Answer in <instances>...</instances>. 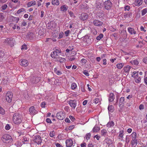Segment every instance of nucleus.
<instances>
[{
	"label": "nucleus",
	"instance_id": "1",
	"mask_svg": "<svg viewBox=\"0 0 147 147\" xmlns=\"http://www.w3.org/2000/svg\"><path fill=\"white\" fill-rule=\"evenodd\" d=\"M22 117L21 115L18 113H16L13 115V121L16 124H20L22 121Z\"/></svg>",
	"mask_w": 147,
	"mask_h": 147
},
{
	"label": "nucleus",
	"instance_id": "2",
	"mask_svg": "<svg viewBox=\"0 0 147 147\" xmlns=\"http://www.w3.org/2000/svg\"><path fill=\"white\" fill-rule=\"evenodd\" d=\"M1 140L4 143H8L11 142L12 139L11 136L9 135L5 134L3 136Z\"/></svg>",
	"mask_w": 147,
	"mask_h": 147
},
{
	"label": "nucleus",
	"instance_id": "3",
	"mask_svg": "<svg viewBox=\"0 0 147 147\" xmlns=\"http://www.w3.org/2000/svg\"><path fill=\"white\" fill-rule=\"evenodd\" d=\"M104 7L107 10L111 9L112 6L111 2L110 0L105 1L104 3Z\"/></svg>",
	"mask_w": 147,
	"mask_h": 147
},
{
	"label": "nucleus",
	"instance_id": "4",
	"mask_svg": "<svg viewBox=\"0 0 147 147\" xmlns=\"http://www.w3.org/2000/svg\"><path fill=\"white\" fill-rule=\"evenodd\" d=\"M4 43L5 45H9L12 47L13 46L14 40L12 38H7L4 40Z\"/></svg>",
	"mask_w": 147,
	"mask_h": 147
},
{
	"label": "nucleus",
	"instance_id": "5",
	"mask_svg": "<svg viewBox=\"0 0 147 147\" xmlns=\"http://www.w3.org/2000/svg\"><path fill=\"white\" fill-rule=\"evenodd\" d=\"M56 116L58 119L62 120L65 118V115L64 112L62 111H60L57 113Z\"/></svg>",
	"mask_w": 147,
	"mask_h": 147
},
{
	"label": "nucleus",
	"instance_id": "6",
	"mask_svg": "<svg viewBox=\"0 0 147 147\" xmlns=\"http://www.w3.org/2000/svg\"><path fill=\"white\" fill-rule=\"evenodd\" d=\"M13 94L12 93L10 92H8L6 95V100L8 102H10L12 100V98Z\"/></svg>",
	"mask_w": 147,
	"mask_h": 147
},
{
	"label": "nucleus",
	"instance_id": "7",
	"mask_svg": "<svg viewBox=\"0 0 147 147\" xmlns=\"http://www.w3.org/2000/svg\"><path fill=\"white\" fill-rule=\"evenodd\" d=\"M79 18L82 20L84 21L88 18V15L86 13H83L81 14H79Z\"/></svg>",
	"mask_w": 147,
	"mask_h": 147
},
{
	"label": "nucleus",
	"instance_id": "8",
	"mask_svg": "<svg viewBox=\"0 0 147 147\" xmlns=\"http://www.w3.org/2000/svg\"><path fill=\"white\" fill-rule=\"evenodd\" d=\"M76 101L75 100H70L68 103L71 107L74 109L75 108L76 105Z\"/></svg>",
	"mask_w": 147,
	"mask_h": 147
},
{
	"label": "nucleus",
	"instance_id": "9",
	"mask_svg": "<svg viewBox=\"0 0 147 147\" xmlns=\"http://www.w3.org/2000/svg\"><path fill=\"white\" fill-rule=\"evenodd\" d=\"M40 80L38 77L33 76L31 78V81L33 84L38 83Z\"/></svg>",
	"mask_w": 147,
	"mask_h": 147
},
{
	"label": "nucleus",
	"instance_id": "10",
	"mask_svg": "<svg viewBox=\"0 0 147 147\" xmlns=\"http://www.w3.org/2000/svg\"><path fill=\"white\" fill-rule=\"evenodd\" d=\"M65 143L67 147H70L73 145V142L71 139H68L66 140Z\"/></svg>",
	"mask_w": 147,
	"mask_h": 147
},
{
	"label": "nucleus",
	"instance_id": "11",
	"mask_svg": "<svg viewBox=\"0 0 147 147\" xmlns=\"http://www.w3.org/2000/svg\"><path fill=\"white\" fill-rule=\"evenodd\" d=\"M29 111L30 114L32 115H34L37 113L38 111L35 109V108L33 106L31 107L29 109Z\"/></svg>",
	"mask_w": 147,
	"mask_h": 147
},
{
	"label": "nucleus",
	"instance_id": "12",
	"mask_svg": "<svg viewBox=\"0 0 147 147\" xmlns=\"http://www.w3.org/2000/svg\"><path fill=\"white\" fill-rule=\"evenodd\" d=\"M34 142L38 144H40L42 142L41 137L39 136H36L34 140Z\"/></svg>",
	"mask_w": 147,
	"mask_h": 147
},
{
	"label": "nucleus",
	"instance_id": "13",
	"mask_svg": "<svg viewBox=\"0 0 147 147\" xmlns=\"http://www.w3.org/2000/svg\"><path fill=\"white\" fill-rule=\"evenodd\" d=\"M20 61L21 63V65L22 66L26 67L28 65V61L27 60H25L24 59H21Z\"/></svg>",
	"mask_w": 147,
	"mask_h": 147
},
{
	"label": "nucleus",
	"instance_id": "14",
	"mask_svg": "<svg viewBox=\"0 0 147 147\" xmlns=\"http://www.w3.org/2000/svg\"><path fill=\"white\" fill-rule=\"evenodd\" d=\"M58 53H57L55 51L51 53V57L54 59L57 58H58Z\"/></svg>",
	"mask_w": 147,
	"mask_h": 147
},
{
	"label": "nucleus",
	"instance_id": "15",
	"mask_svg": "<svg viewBox=\"0 0 147 147\" xmlns=\"http://www.w3.org/2000/svg\"><path fill=\"white\" fill-rule=\"evenodd\" d=\"M128 32L131 34H135L136 33V31L134 30V28L131 27H129L127 29Z\"/></svg>",
	"mask_w": 147,
	"mask_h": 147
},
{
	"label": "nucleus",
	"instance_id": "16",
	"mask_svg": "<svg viewBox=\"0 0 147 147\" xmlns=\"http://www.w3.org/2000/svg\"><path fill=\"white\" fill-rule=\"evenodd\" d=\"M94 24L96 26H100L103 24V23L98 20H95L93 21Z\"/></svg>",
	"mask_w": 147,
	"mask_h": 147
},
{
	"label": "nucleus",
	"instance_id": "17",
	"mask_svg": "<svg viewBox=\"0 0 147 147\" xmlns=\"http://www.w3.org/2000/svg\"><path fill=\"white\" fill-rule=\"evenodd\" d=\"M68 8V7L67 6L65 5H63L61 6L60 7L61 11L64 12H65L67 11Z\"/></svg>",
	"mask_w": 147,
	"mask_h": 147
},
{
	"label": "nucleus",
	"instance_id": "18",
	"mask_svg": "<svg viewBox=\"0 0 147 147\" xmlns=\"http://www.w3.org/2000/svg\"><path fill=\"white\" fill-rule=\"evenodd\" d=\"M124 97H121L119 100V106L121 105L123 106L124 105Z\"/></svg>",
	"mask_w": 147,
	"mask_h": 147
},
{
	"label": "nucleus",
	"instance_id": "19",
	"mask_svg": "<svg viewBox=\"0 0 147 147\" xmlns=\"http://www.w3.org/2000/svg\"><path fill=\"white\" fill-rule=\"evenodd\" d=\"M121 34L123 36V38L124 39H126L127 38V36L126 30H123L121 31Z\"/></svg>",
	"mask_w": 147,
	"mask_h": 147
},
{
	"label": "nucleus",
	"instance_id": "20",
	"mask_svg": "<svg viewBox=\"0 0 147 147\" xmlns=\"http://www.w3.org/2000/svg\"><path fill=\"white\" fill-rule=\"evenodd\" d=\"M80 7L81 8L83 9L84 10H87L88 8L87 5L85 3H83L81 5H80Z\"/></svg>",
	"mask_w": 147,
	"mask_h": 147
},
{
	"label": "nucleus",
	"instance_id": "21",
	"mask_svg": "<svg viewBox=\"0 0 147 147\" xmlns=\"http://www.w3.org/2000/svg\"><path fill=\"white\" fill-rule=\"evenodd\" d=\"M36 4V2L35 1H32L29 2L27 3V6L28 7H31L32 5H34Z\"/></svg>",
	"mask_w": 147,
	"mask_h": 147
},
{
	"label": "nucleus",
	"instance_id": "22",
	"mask_svg": "<svg viewBox=\"0 0 147 147\" xmlns=\"http://www.w3.org/2000/svg\"><path fill=\"white\" fill-rule=\"evenodd\" d=\"M132 76L134 78V79L138 78V71H134L131 74Z\"/></svg>",
	"mask_w": 147,
	"mask_h": 147
},
{
	"label": "nucleus",
	"instance_id": "23",
	"mask_svg": "<svg viewBox=\"0 0 147 147\" xmlns=\"http://www.w3.org/2000/svg\"><path fill=\"white\" fill-rule=\"evenodd\" d=\"M100 129V128L99 127L95 125L92 129V131L94 132H97Z\"/></svg>",
	"mask_w": 147,
	"mask_h": 147
},
{
	"label": "nucleus",
	"instance_id": "24",
	"mask_svg": "<svg viewBox=\"0 0 147 147\" xmlns=\"http://www.w3.org/2000/svg\"><path fill=\"white\" fill-rule=\"evenodd\" d=\"M108 109L109 111L111 112H113L114 110V107L112 105H109L108 107Z\"/></svg>",
	"mask_w": 147,
	"mask_h": 147
},
{
	"label": "nucleus",
	"instance_id": "25",
	"mask_svg": "<svg viewBox=\"0 0 147 147\" xmlns=\"http://www.w3.org/2000/svg\"><path fill=\"white\" fill-rule=\"evenodd\" d=\"M52 4L53 5H59V2L58 0H52Z\"/></svg>",
	"mask_w": 147,
	"mask_h": 147
},
{
	"label": "nucleus",
	"instance_id": "26",
	"mask_svg": "<svg viewBox=\"0 0 147 147\" xmlns=\"http://www.w3.org/2000/svg\"><path fill=\"white\" fill-rule=\"evenodd\" d=\"M83 41L85 42H86L87 43H89V41L90 40V39L89 38V36L88 35L85 36L83 39Z\"/></svg>",
	"mask_w": 147,
	"mask_h": 147
},
{
	"label": "nucleus",
	"instance_id": "27",
	"mask_svg": "<svg viewBox=\"0 0 147 147\" xmlns=\"http://www.w3.org/2000/svg\"><path fill=\"white\" fill-rule=\"evenodd\" d=\"M114 125V123L113 121H111L109 122L107 124V126L108 127H110L113 126Z\"/></svg>",
	"mask_w": 147,
	"mask_h": 147
},
{
	"label": "nucleus",
	"instance_id": "28",
	"mask_svg": "<svg viewBox=\"0 0 147 147\" xmlns=\"http://www.w3.org/2000/svg\"><path fill=\"white\" fill-rule=\"evenodd\" d=\"M143 0H136L135 1L136 5L138 6H140L142 4V3Z\"/></svg>",
	"mask_w": 147,
	"mask_h": 147
},
{
	"label": "nucleus",
	"instance_id": "29",
	"mask_svg": "<svg viewBox=\"0 0 147 147\" xmlns=\"http://www.w3.org/2000/svg\"><path fill=\"white\" fill-rule=\"evenodd\" d=\"M113 96V94L112 93H111L110 94V96L109 98V102H112L114 100Z\"/></svg>",
	"mask_w": 147,
	"mask_h": 147
},
{
	"label": "nucleus",
	"instance_id": "30",
	"mask_svg": "<svg viewBox=\"0 0 147 147\" xmlns=\"http://www.w3.org/2000/svg\"><path fill=\"white\" fill-rule=\"evenodd\" d=\"M132 140L131 141L132 146L133 147H135L137 144V141L136 140Z\"/></svg>",
	"mask_w": 147,
	"mask_h": 147
},
{
	"label": "nucleus",
	"instance_id": "31",
	"mask_svg": "<svg viewBox=\"0 0 147 147\" xmlns=\"http://www.w3.org/2000/svg\"><path fill=\"white\" fill-rule=\"evenodd\" d=\"M57 58L58 59L57 61L60 63L65 62V61L66 60L65 58L62 57H58Z\"/></svg>",
	"mask_w": 147,
	"mask_h": 147
},
{
	"label": "nucleus",
	"instance_id": "32",
	"mask_svg": "<svg viewBox=\"0 0 147 147\" xmlns=\"http://www.w3.org/2000/svg\"><path fill=\"white\" fill-rule=\"evenodd\" d=\"M130 68L131 67L130 66L127 65L126 66V67H124V71H125V72L128 73L129 72Z\"/></svg>",
	"mask_w": 147,
	"mask_h": 147
},
{
	"label": "nucleus",
	"instance_id": "33",
	"mask_svg": "<svg viewBox=\"0 0 147 147\" xmlns=\"http://www.w3.org/2000/svg\"><path fill=\"white\" fill-rule=\"evenodd\" d=\"M124 65L123 63H120L117 64L116 65V67L118 69H121L123 67Z\"/></svg>",
	"mask_w": 147,
	"mask_h": 147
},
{
	"label": "nucleus",
	"instance_id": "34",
	"mask_svg": "<svg viewBox=\"0 0 147 147\" xmlns=\"http://www.w3.org/2000/svg\"><path fill=\"white\" fill-rule=\"evenodd\" d=\"M132 16V13L131 12H129L128 13H124V16L125 18H126L127 17H129L130 18Z\"/></svg>",
	"mask_w": 147,
	"mask_h": 147
},
{
	"label": "nucleus",
	"instance_id": "35",
	"mask_svg": "<svg viewBox=\"0 0 147 147\" xmlns=\"http://www.w3.org/2000/svg\"><path fill=\"white\" fill-rule=\"evenodd\" d=\"M103 15V11H98L97 13V16H98L99 18L102 17Z\"/></svg>",
	"mask_w": 147,
	"mask_h": 147
},
{
	"label": "nucleus",
	"instance_id": "36",
	"mask_svg": "<svg viewBox=\"0 0 147 147\" xmlns=\"http://www.w3.org/2000/svg\"><path fill=\"white\" fill-rule=\"evenodd\" d=\"M107 133V131L105 129H103L101 131V135L102 136H105Z\"/></svg>",
	"mask_w": 147,
	"mask_h": 147
},
{
	"label": "nucleus",
	"instance_id": "37",
	"mask_svg": "<svg viewBox=\"0 0 147 147\" xmlns=\"http://www.w3.org/2000/svg\"><path fill=\"white\" fill-rule=\"evenodd\" d=\"M4 52L0 49V58H2L4 56Z\"/></svg>",
	"mask_w": 147,
	"mask_h": 147
},
{
	"label": "nucleus",
	"instance_id": "38",
	"mask_svg": "<svg viewBox=\"0 0 147 147\" xmlns=\"http://www.w3.org/2000/svg\"><path fill=\"white\" fill-rule=\"evenodd\" d=\"M87 62V60L86 59L84 58L82 59L80 61V63H82V65H84Z\"/></svg>",
	"mask_w": 147,
	"mask_h": 147
},
{
	"label": "nucleus",
	"instance_id": "39",
	"mask_svg": "<svg viewBox=\"0 0 147 147\" xmlns=\"http://www.w3.org/2000/svg\"><path fill=\"white\" fill-rule=\"evenodd\" d=\"M131 137L132 140H136V132H133L131 135Z\"/></svg>",
	"mask_w": 147,
	"mask_h": 147
},
{
	"label": "nucleus",
	"instance_id": "40",
	"mask_svg": "<svg viewBox=\"0 0 147 147\" xmlns=\"http://www.w3.org/2000/svg\"><path fill=\"white\" fill-rule=\"evenodd\" d=\"M135 82L137 83H139L141 81V78L140 77H139L134 79Z\"/></svg>",
	"mask_w": 147,
	"mask_h": 147
},
{
	"label": "nucleus",
	"instance_id": "41",
	"mask_svg": "<svg viewBox=\"0 0 147 147\" xmlns=\"http://www.w3.org/2000/svg\"><path fill=\"white\" fill-rule=\"evenodd\" d=\"M4 18L3 16V13H0V22H2Z\"/></svg>",
	"mask_w": 147,
	"mask_h": 147
},
{
	"label": "nucleus",
	"instance_id": "42",
	"mask_svg": "<svg viewBox=\"0 0 147 147\" xmlns=\"http://www.w3.org/2000/svg\"><path fill=\"white\" fill-rule=\"evenodd\" d=\"M68 12L70 17L74 18H76V16L74 15V13L70 11H69Z\"/></svg>",
	"mask_w": 147,
	"mask_h": 147
},
{
	"label": "nucleus",
	"instance_id": "43",
	"mask_svg": "<svg viewBox=\"0 0 147 147\" xmlns=\"http://www.w3.org/2000/svg\"><path fill=\"white\" fill-rule=\"evenodd\" d=\"M103 36V35L102 34H100L99 35L97 36L96 39L98 40H100Z\"/></svg>",
	"mask_w": 147,
	"mask_h": 147
},
{
	"label": "nucleus",
	"instance_id": "44",
	"mask_svg": "<svg viewBox=\"0 0 147 147\" xmlns=\"http://www.w3.org/2000/svg\"><path fill=\"white\" fill-rule=\"evenodd\" d=\"M91 136V134L90 133L87 134L85 136L86 139L87 140L89 139Z\"/></svg>",
	"mask_w": 147,
	"mask_h": 147
},
{
	"label": "nucleus",
	"instance_id": "45",
	"mask_svg": "<svg viewBox=\"0 0 147 147\" xmlns=\"http://www.w3.org/2000/svg\"><path fill=\"white\" fill-rule=\"evenodd\" d=\"M147 12V9L145 8L143 9L142 11V15L143 16L145 15Z\"/></svg>",
	"mask_w": 147,
	"mask_h": 147
},
{
	"label": "nucleus",
	"instance_id": "46",
	"mask_svg": "<svg viewBox=\"0 0 147 147\" xmlns=\"http://www.w3.org/2000/svg\"><path fill=\"white\" fill-rule=\"evenodd\" d=\"M77 87V85L75 83H73L71 86V88L72 89H74Z\"/></svg>",
	"mask_w": 147,
	"mask_h": 147
},
{
	"label": "nucleus",
	"instance_id": "47",
	"mask_svg": "<svg viewBox=\"0 0 147 147\" xmlns=\"http://www.w3.org/2000/svg\"><path fill=\"white\" fill-rule=\"evenodd\" d=\"M0 113L3 115L5 113L4 109L0 106Z\"/></svg>",
	"mask_w": 147,
	"mask_h": 147
},
{
	"label": "nucleus",
	"instance_id": "48",
	"mask_svg": "<svg viewBox=\"0 0 147 147\" xmlns=\"http://www.w3.org/2000/svg\"><path fill=\"white\" fill-rule=\"evenodd\" d=\"M94 103L95 104L98 103L100 101V99L99 98H96L94 100Z\"/></svg>",
	"mask_w": 147,
	"mask_h": 147
},
{
	"label": "nucleus",
	"instance_id": "49",
	"mask_svg": "<svg viewBox=\"0 0 147 147\" xmlns=\"http://www.w3.org/2000/svg\"><path fill=\"white\" fill-rule=\"evenodd\" d=\"M7 7V5L6 4H4L2 6L1 8L3 10H5Z\"/></svg>",
	"mask_w": 147,
	"mask_h": 147
},
{
	"label": "nucleus",
	"instance_id": "50",
	"mask_svg": "<svg viewBox=\"0 0 147 147\" xmlns=\"http://www.w3.org/2000/svg\"><path fill=\"white\" fill-rule=\"evenodd\" d=\"M70 32V31L69 30H67L64 33L66 36H67L69 35Z\"/></svg>",
	"mask_w": 147,
	"mask_h": 147
},
{
	"label": "nucleus",
	"instance_id": "51",
	"mask_svg": "<svg viewBox=\"0 0 147 147\" xmlns=\"http://www.w3.org/2000/svg\"><path fill=\"white\" fill-rule=\"evenodd\" d=\"M55 135V132L54 131H51L49 134V136L51 137H53Z\"/></svg>",
	"mask_w": 147,
	"mask_h": 147
},
{
	"label": "nucleus",
	"instance_id": "52",
	"mask_svg": "<svg viewBox=\"0 0 147 147\" xmlns=\"http://www.w3.org/2000/svg\"><path fill=\"white\" fill-rule=\"evenodd\" d=\"M10 128V126L9 124H7L5 127V128L6 130H9Z\"/></svg>",
	"mask_w": 147,
	"mask_h": 147
},
{
	"label": "nucleus",
	"instance_id": "53",
	"mask_svg": "<svg viewBox=\"0 0 147 147\" xmlns=\"http://www.w3.org/2000/svg\"><path fill=\"white\" fill-rule=\"evenodd\" d=\"M63 35L64 33L63 32H60L59 34V38L61 39L63 37Z\"/></svg>",
	"mask_w": 147,
	"mask_h": 147
},
{
	"label": "nucleus",
	"instance_id": "54",
	"mask_svg": "<svg viewBox=\"0 0 147 147\" xmlns=\"http://www.w3.org/2000/svg\"><path fill=\"white\" fill-rule=\"evenodd\" d=\"M27 49V45H23L22 46V47L21 48V49Z\"/></svg>",
	"mask_w": 147,
	"mask_h": 147
},
{
	"label": "nucleus",
	"instance_id": "55",
	"mask_svg": "<svg viewBox=\"0 0 147 147\" xmlns=\"http://www.w3.org/2000/svg\"><path fill=\"white\" fill-rule=\"evenodd\" d=\"M126 142L128 143L129 142V136H127L126 137Z\"/></svg>",
	"mask_w": 147,
	"mask_h": 147
},
{
	"label": "nucleus",
	"instance_id": "56",
	"mask_svg": "<svg viewBox=\"0 0 147 147\" xmlns=\"http://www.w3.org/2000/svg\"><path fill=\"white\" fill-rule=\"evenodd\" d=\"M45 105H46L45 103L44 102H42L40 104L41 107L42 108H45Z\"/></svg>",
	"mask_w": 147,
	"mask_h": 147
},
{
	"label": "nucleus",
	"instance_id": "57",
	"mask_svg": "<svg viewBox=\"0 0 147 147\" xmlns=\"http://www.w3.org/2000/svg\"><path fill=\"white\" fill-rule=\"evenodd\" d=\"M100 136H98V135H96L94 136L93 138H96L97 140H99V138H100Z\"/></svg>",
	"mask_w": 147,
	"mask_h": 147
},
{
	"label": "nucleus",
	"instance_id": "58",
	"mask_svg": "<svg viewBox=\"0 0 147 147\" xmlns=\"http://www.w3.org/2000/svg\"><path fill=\"white\" fill-rule=\"evenodd\" d=\"M124 8L125 11H129L130 9V7L128 5H127L125 6Z\"/></svg>",
	"mask_w": 147,
	"mask_h": 147
},
{
	"label": "nucleus",
	"instance_id": "59",
	"mask_svg": "<svg viewBox=\"0 0 147 147\" xmlns=\"http://www.w3.org/2000/svg\"><path fill=\"white\" fill-rule=\"evenodd\" d=\"M102 61L103 62L102 64L104 65H106L107 64V63H106L107 60H106V59H103L102 60Z\"/></svg>",
	"mask_w": 147,
	"mask_h": 147
},
{
	"label": "nucleus",
	"instance_id": "60",
	"mask_svg": "<svg viewBox=\"0 0 147 147\" xmlns=\"http://www.w3.org/2000/svg\"><path fill=\"white\" fill-rule=\"evenodd\" d=\"M133 63L136 65H137L138 64V61L136 60L133 61Z\"/></svg>",
	"mask_w": 147,
	"mask_h": 147
},
{
	"label": "nucleus",
	"instance_id": "61",
	"mask_svg": "<svg viewBox=\"0 0 147 147\" xmlns=\"http://www.w3.org/2000/svg\"><path fill=\"white\" fill-rule=\"evenodd\" d=\"M46 121L48 123H51V120L49 118H47L46 119Z\"/></svg>",
	"mask_w": 147,
	"mask_h": 147
},
{
	"label": "nucleus",
	"instance_id": "62",
	"mask_svg": "<svg viewBox=\"0 0 147 147\" xmlns=\"http://www.w3.org/2000/svg\"><path fill=\"white\" fill-rule=\"evenodd\" d=\"M69 117L70 118V119L73 121L75 120V118L73 116L70 115L69 116Z\"/></svg>",
	"mask_w": 147,
	"mask_h": 147
},
{
	"label": "nucleus",
	"instance_id": "63",
	"mask_svg": "<svg viewBox=\"0 0 147 147\" xmlns=\"http://www.w3.org/2000/svg\"><path fill=\"white\" fill-rule=\"evenodd\" d=\"M55 51L58 53H61V50L60 49H55Z\"/></svg>",
	"mask_w": 147,
	"mask_h": 147
},
{
	"label": "nucleus",
	"instance_id": "64",
	"mask_svg": "<svg viewBox=\"0 0 147 147\" xmlns=\"http://www.w3.org/2000/svg\"><path fill=\"white\" fill-rule=\"evenodd\" d=\"M143 61L144 63L146 64L147 63V57L144 58Z\"/></svg>",
	"mask_w": 147,
	"mask_h": 147
}]
</instances>
